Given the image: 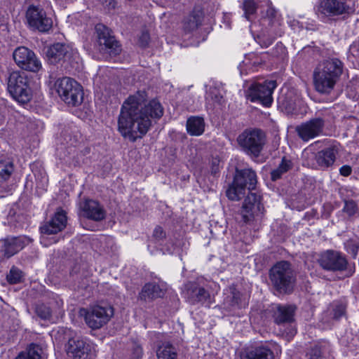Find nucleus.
Segmentation results:
<instances>
[{"label": "nucleus", "mask_w": 359, "mask_h": 359, "mask_svg": "<svg viewBox=\"0 0 359 359\" xmlns=\"http://www.w3.org/2000/svg\"><path fill=\"white\" fill-rule=\"evenodd\" d=\"M146 98L144 92L138 91L122 104L118 129L123 137L131 142L142 138L149 131L152 120L159 119L163 114L159 101L154 99L146 104Z\"/></svg>", "instance_id": "1"}, {"label": "nucleus", "mask_w": 359, "mask_h": 359, "mask_svg": "<svg viewBox=\"0 0 359 359\" xmlns=\"http://www.w3.org/2000/svg\"><path fill=\"white\" fill-rule=\"evenodd\" d=\"M343 63L337 58H332L320 64L313 72L316 90L323 94H329L343 72Z\"/></svg>", "instance_id": "2"}, {"label": "nucleus", "mask_w": 359, "mask_h": 359, "mask_svg": "<svg viewBox=\"0 0 359 359\" xmlns=\"http://www.w3.org/2000/svg\"><path fill=\"white\" fill-rule=\"evenodd\" d=\"M50 79V87L55 90L61 100L67 104L75 107L82 103L83 92L82 86L76 81L67 76L55 81H51L52 76Z\"/></svg>", "instance_id": "3"}, {"label": "nucleus", "mask_w": 359, "mask_h": 359, "mask_svg": "<svg viewBox=\"0 0 359 359\" xmlns=\"http://www.w3.org/2000/svg\"><path fill=\"white\" fill-rule=\"evenodd\" d=\"M257 184V175L250 168L236 170L233 184L226 191L227 197L231 201L240 200L248 188L254 189Z\"/></svg>", "instance_id": "4"}, {"label": "nucleus", "mask_w": 359, "mask_h": 359, "mask_svg": "<svg viewBox=\"0 0 359 359\" xmlns=\"http://www.w3.org/2000/svg\"><path fill=\"white\" fill-rule=\"evenodd\" d=\"M269 278L276 290L280 292H290L293 287L294 276L290 264L280 261L273 265L269 271Z\"/></svg>", "instance_id": "5"}, {"label": "nucleus", "mask_w": 359, "mask_h": 359, "mask_svg": "<svg viewBox=\"0 0 359 359\" xmlns=\"http://www.w3.org/2000/svg\"><path fill=\"white\" fill-rule=\"evenodd\" d=\"M237 142L245 154L257 158L264 148L266 137L259 129H246L238 135Z\"/></svg>", "instance_id": "6"}, {"label": "nucleus", "mask_w": 359, "mask_h": 359, "mask_svg": "<svg viewBox=\"0 0 359 359\" xmlns=\"http://www.w3.org/2000/svg\"><path fill=\"white\" fill-rule=\"evenodd\" d=\"M8 90L13 99L22 104L28 102L32 96L29 79L25 73L13 72L10 74Z\"/></svg>", "instance_id": "7"}, {"label": "nucleus", "mask_w": 359, "mask_h": 359, "mask_svg": "<svg viewBox=\"0 0 359 359\" xmlns=\"http://www.w3.org/2000/svg\"><path fill=\"white\" fill-rule=\"evenodd\" d=\"M46 55L48 62L53 65L59 62L72 64L79 60L77 50L72 45L65 43H55L49 46Z\"/></svg>", "instance_id": "8"}, {"label": "nucleus", "mask_w": 359, "mask_h": 359, "mask_svg": "<svg viewBox=\"0 0 359 359\" xmlns=\"http://www.w3.org/2000/svg\"><path fill=\"white\" fill-rule=\"evenodd\" d=\"M276 86V81L274 80L255 83L248 89V97L251 102H257L269 107L273 102L272 94Z\"/></svg>", "instance_id": "9"}, {"label": "nucleus", "mask_w": 359, "mask_h": 359, "mask_svg": "<svg viewBox=\"0 0 359 359\" xmlns=\"http://www.w3.org/2000/svg\"><path fill=\"white\" fill-rule=\"evenodd\" d=\"M67 355L72 359H91L95 353V346L86 338L75 336L67 344Z\"/></svg>", "instance_id": "10"}, {"label": "nucleus", "mask_w": 359, "mask_h": 359, "mask_svg": "<svg viewBox=\"0 0 359 359\" xmlns=\"http://www.w3.org/2000/svg\"><path fill=\"white\" fill-rule=\"evenodd\" d=\"M26 20L31 29L40 32H47L53 26L52 18L43 8L34 5L29 6L27 10Z\"/></svg>", "instance_id": "11"}, {"label": "nucleus", "mask_w": 359, "mask_h": 359, "mask_svg": "<svg viewBox=\"0 0 359 359\" xmlns=\"http://www.w3.org/2000/svg\"><path fill=\"white\" fill-rule=\"evenodd\" d=\"M85 321L92 329H99L105 325L114 314V310L109 306L94 305L83 310Z\"/></svg>", "instance_id": "12"}, {"label": "nucleus", "mask_w": 359, "mask_h": 359, "mask_svg": "<svg viewBox=\"0 0 359 359\" xmlns=\"http://www.w3.org/2000/svg\"><path fill=\"white\" fill-rule=\"evenodd\" d=\"M13 56L15 63L23 69L36 72L41 68V63L34 53L25 46L17 48Z\"/></svg>", "instance_id": "13"}, {"label": "nucleus", "mask_w": 359, "mask_h": 359, "mask_svg": "<svg viewBox=\"0 0 359 359\" xmlns=\"http://www.w3.org/2000/svg\"><path fill=\"white\" fill-rule=\"evenodd\" d=\"M325 124L322 117H314L297 126L296 131L302 140L308 142L323 133Z\"/></svg>", "instance_id": "14"}, {"label": "nucleus", "mask_w": 359, "mask_h": 359, "mask_svg": "<svg viewBox=\"0 0 359 359\" xmlns=\"http://www.w3.org/2000/svg\"><path fill=\"white\" fill-rule=\"evenodd\" d=\"M351 3V1L324 0L320 3L318 8V12L325 16H334L350 13L354 11Z\"/></svg>", "instance_id": "15"}, {"label": "nucleus", "mask_w": 359, "mask_h": 359, "mask_svg": "<svg viewBox=\"0 0 359 359\" xmlns=\"http://www.w3.org/2000/svg\"><path fill=\"white\" fill-rule=\"evenodd\" d=\"M337 151L334 147H329L318 153L309 152L308 150L304 151L303 156L304 158H314L316 162H306L309 166H318L320 168H327L331 166L335 161Z\"/></svg>", "instance_id": "16"}, {"label": "nucleus", "mask_w": 359, "mask_h": 359, "mask_svg": "<svg viewBox=\"0 0 359 359\" xmlns=\"http://www.w3.org/2000/svg\"><path fill=\"white\" fill-rule=\"evenodd\" d=\"M264 207L261 203V198L256 194H250L244 201L242 208L241 210V215L244 222L247 223L262 215Z\"/></svg>", "instance_id": "17"}, {"label": "nucleus", "mask_w": 359, "mask_h": 359, "mask_svg": "<svg viewBox=\"0 0 359 359\" xmlns=\"http://www.w3.org/2000/svg\"><path fill=\"white\" fill-rule=\"evenodd\" d=\"M320 266L327 271H343L346 268L347 261L339 252L327 250L322 253L318 259Z\"/></svg>", "instance_id": "18"}, {"label": "nucleus", "mask_w": 359, "mask_h": 359, "mask_svg": "<svg viewBox=\"0 0 359 359\" xmlns=\"http://www.w3.org/2000/svg\"><path fill=\"white\" fill-rule=\"evenodd\" d=\"M29 242L27 237H13L0 241V261L8 259Z\"/></svg>", "instance_id": "19"}, {"label": "nucleus", "mask_w": 359, "mask_h": 359, "mask_svg": "<svg viewBox=\"0 0 359 359\" xmlns=\"http://www.w3.org/2000/svg\"><path fill=\"white\" fill-rule=\"evenodd\" d=\"M67 221L66 212L62 210H58L52 219L40 228L42 234L41 242L46 239V236L55 234L64 229L67 225Z\"/></svg>", "instance_id": "20"}, {"label": "nucleus", "mask_w": 359, "mask_h": 359, "mask_svg": "<svg viewBox=\"0 0 359 359\" xmlns=\"http://www.w3.org/2000/svg\"><path fill=\"white\" fill-rule=\"evenodd\" d=\"M95 29L98 43L102 50H106L110 54L117 55L121 48L118 41L111 35L109 29L104 25L99 24L96 25Z\"/></svg>", "instance_id": "21"}, {"label": "nucleus", "mask_w": 359, "mask_h": 359, "mask_svg": "<svg viewBox=\"0 0 359 359\" xmlns=\"http://www.w3.org/2000/svg\"><path fill=\"white\" fill-rule=\"evenodd\" d=\"M81 209L83 215L88 219L100 221L105 217V211L103 207L96 201L86 200L81 205Z\"/></svg>", "instance_id": "22"}, {"label": "nucleus", "mask_w": 359, "mask_h": 359, "mask_svg": "<svg viewBox=\"0 0 359 359\" xmlns=\"http://www.w3.org/2000/svg\"><path fill=\"white\" fill-rule=\"evenodd\" d=\"M187 297L190 303L193 304L196 303H210V296L208 292L196 283H191L188 287L187 291Z\"/></svg>", "instance_id": "23"}, {"label": "nucleus", "mask_w": 359, "mask_h": 359, "mask_svg": "<svg viewBox=\"0 0 359 359\" xmlns=\"http://www.w3.org/2000/svg\"><path fill=\"white\" fill-rule=\"evenodd\" d=\"M295 307L291 305H278L273 313L274 321L278 325L291 323L294 320Z\"/></svg>", "instance_id": "24"}, {"label": "nucleus", "mask_w": 359, "mask_h": 359, "mask_svg": "<svg viewBox=\"0 0 359 359\" xmlns=\"http://www.w3.org/2000/svg\"><path fill=\"white\" fill-rule=\"evenodd\" d=\"M345 306L339 302H333L328 310L324 313L323 321L330 323L332 320H337L345 314Z\"/></svg>", "instance_id": "25"}, {"label": "nucleus", "mask_w": 359, "mask_h": 359, "mask_svg": "<svg viewBox=\"0 0 359 359\" xmlns=\"http://www.w3.org/2000/svg\"><path fill=\"white\" fill-rule=\"evenodd\" d=\"M242 359H274V355L270 348L261 346L247 351Z\"/></svg>", "instance_id": "26"}, {"label": "nucleus", "mask_w": 359, "mask_h": 359, "mask_svg": "<svg viewBox=\"0 0 359 359\" xmlns=\"http://www.w3.org/2000/svg\"><path fill=\"white\" fill-rule=\"evenodd\" d=\"M205 123L201 117H190L187 121V130L189 135L199 136L203 133Z\"/></svg>", "instance_id": "27"}, {"label": "nucleus", "mask_w": 359, "mask_h": 359, "mask_svg": "<svg viewBox=\"0 0 359 359\" xmlns=\"http://www.w3.org/2000/svg\"><path fill=\"white\" fill-rule=\"evenodd\" d=\"M163 294V292L158 285L149 283L143 287L140 293V297L141 299L147 301L148 299H153L157 297H160Z\"/></svg>", "instance_id": "28"}, {"label": "nucleus", "mask_w": 359, "mask_h": 359, "mask_svg": "<svg viewBox=\"0 0 359 359\" xmlns=\"http://www.w3.org/2000/svg\"><path fill=\"white\" fill-rule=\"evenodd\" d=\"M156 355L158 359H177V351L170 343H163L159 346Z\"/></svg>", "instance_id": "29"}, {"label": "nucleus", "mask_w": 359, "mask_h": 359, "mask_svg": "<svg viewBox=\"0 0 359 359\" xmlns=\"http://www.w3.org/2000/svg\"><path fill=\"white\" fill-rule=\"evenodd\" d=\"M206 101L211 107L221 105L224 101L223 90L216 87L210 88L206 94Z\"/></svg>", "instance_id": "30"}, {"label": "nucleus", "mask_w": 359, "mask_h": 359, "mask_svg": "<svg viewBox=\"0 0 359 359\" xmlns=\"http://www.w3.org/2000/svg\"><path fill=\"white\" fill-rule=\"evenodd\" d=\"M13 172V165L11 160L0 158V182L8 180Z\"/></svg>", "instance_id": "31"}, {"label": "nucleus", "mask_w": 359, "mask_h": 359, "mask_svg": "<svg viewBox=\"0 0 359 359\" xmlns=\"http://www.w3.org/2000/svg\"><path fill=\"white\" fill-rule=\"evenodd\" d=\"M292 161L290 159H288L285 157H283L278 168H276V170H273L271 172L272 180L276 181L278 179H279L283 173L287 172L290 169L292 168Z\"/></svg>", "instance_id": "32"}, {"label": "nucleus", "mask_w": 359, "mask_h": 359, "mask_svg": "<svg viewBox=\"0 0 359 359\" xmlns=\"http://www.w3.org/2000/svg\"><path fill=\"white\" fill-rule=\"evenodd\" d=\"M201 22L198 15L193 13L188 15L183 22L184 30L187 32H191L197 29Z\"/></svg>", "instance_id": "33"}, {"label": "nucleus", "mask_w": 359, "mask_h": 359, "mask_svg": "<svg viewBox=\"0 0 359 359\" xmlns=\"http://www.w3.org/2000/svg\"><path fill=\"white\" fill-rule=\"evenodd\" d=\"M16 359H41L39 348L35 345H32L27 352L20 353Z\"/></svg>", "instance_id": "34"}, {"label": "nucleus", "mask_w": 359, "mask_h": 359, "mask_svg": "<svg viewBox=\"0 0 359 359\" xmlns=\"http://www.w3.org/2000/svg\"><path fill=\"white\" fill-rule=\"evenodd\" d=\"M35 313L41 319L46 320L51 316L52 311L49 306L43 304H39L35 306Z\"/></svg>", "instance_id": "35"}, {"label": "nucleus", "mask_w": 359, "mask_h": 359, "mask_svg": "<svg viewBox=\"0 0 359 359\" xmlns=\"http://www.w3.org/2000/svg\"><path fill=\"white\" fill-rule=\"evenodd\" d=\"M22 278V271L15 267L11 268L9 273L7 275V280L11 284H16L20 283Z\"/></svg>", "instance_id": "36"}, {"label": "nucleus", "mask_w": 359, "mask_h": 359, "mask_svg": "<svg viewBox=\"0 0 359 359\" xmlns=\"http://www.w3.org/2000/svg\"><path fill=\"white\" fill-rule=\"evenodd\" d=\"M243 9L245 17L250 20V15L255 13L257 6L253 0H245L243 4Z\"/></svg>", "instance_id": "37"}, {"label": "nucleus", "mask_w": 359, "mask_h": 359, "mask_svg": "<svg viewBox=\"0 0 359 359\" xmlns=\"http://www.w3.org/2000/svg\"><path fill=\"white\" fill-rule=\"evenodd\" d=\"M344 245L346 251L353 257H355L359 249V242L351 239L344 243Z\"/></svg>", "instance_id": "38"}, {"label": "nucleus", "mask_w": 359, "mask_h": 359, "mask_svg": "<svg viewBox=\"0 0 359 359\" xmlns=\"http://www.w3.org/2000/svg\"><path fill=\"white\" fill-rule=\"evenodd\" d=\"M182 243V241L180 239H177L175 242L170 241L166 244L165 250L168 254L177 253L180 251Z\"/></svg>", "instance_id": "39"}, {"label": "nucleus", "mask_w": 359, "mask_h": 359, "mask_svg": "<svg viewBox=\"0 0 359 359\" xmlns=\"http://www.w3.org/2000/svg\"><path fill=\"white\" fill-rule=\"evenodd\" d=\"M305 359H322L321 351L318 347L311 348L305 355Z\"/></svg>", "instance_id": "40"}, {"label": "nucleus", "mask_w": 359, "mask_h": 359, "mask_svg": "<svg viewBox=\"0 0 359 359\" xmlns=\"http://www.w3.org/2000/svg\"><path fill=\"white\" fill-rule=\"evenodd\" d=\"M282 96L278 98L279 102H282V104L285 107L286 109H287L290 111H293L296 109V101L289 100L287 97H285L282 100Z\"/></svg>", "instance_id": "41"}, {"label": "nucleus", "mask_w": 359, "mask_h": 359, "mask_svg": "<svg viewBox=\"0 0 359 359\" xmlns=\"http://www.w3.org/2000/svg\"><path fill=\"white\" fill-rule=\"evenodd\" d=\"M356 205L355 203L352 201H346L345 203V205L344 207V210L346 212L348 215H353L356 212Z\"/></svg>", "instance_id": "42"}, {"label": "nucleus", "mask_w": 359, "mask_h": 359, "mask_svg": "<svg viewBox=\"0 0 359 359\" xmlns=\"http://www.w3.org/2000/svg\"><path fill=\"white\" fill-rule=\"evenodd\" d=\"M142 348L138 344H134L133 347V359H140L142 356Z\"/></svg>", "instance_id": "43"}, {"label": "nucleus", "mask_w": 359, "mask_h": 359, "mask_svg": "<svg viewBox=\"0 0 359 359\" xmlns=\"http://www.w3.org/2000/svg\"><path fill=\"white\" fill-rule=\"evenodd\" d=\"M153 236L156 239L161 241L165 237V232L162 227L156 226L154 230Z\"/></svg>", "instance_id": "44"}, {"label": "nucleus", "mask_w": 359, "mask_h": 359, "mask_svg": "<svg viewBox=\"0 0 359 359\" xmlns=\"http://www.w3.org/2000/svg\"><path fill=\"white\" fill-rule=\"evenodd\" d=\"M220 168V161L217 158H212L211 161V172L212 174L215 175L219 170Z\"/></svg>", "instance_id": "45"}, {"label": "nucleus", "mask_w": 359, "mask_h": 359, "mask_svg": "<svg viewBox=\"0 0 359 359\" xmlns=\"http://www.w3.org/2000/svg\"><path fill=\"white\" fill-rule=\"evenodd\" d=\"M274 38L265 39L264 36L262 37H259V43L261 45L262 47L264 48H267L268 46H269L271 44H272Z\"/></svg>", "instance_id": "46"}, {"label": "nucleus", "mask_w": 359, "mask_h": 359, "mask_svg": "<svg viewBox=\"0 0 359 359\" xmlns=\"http://www.w3.org/2000/svg\"><path fill=\"white\" fill-rule=\"evenodd\" d=\"M101 4L107 9L110 10L115 8L116 0H99Z\"/></svg>", "instance_id": "47"}, {"label": "nucleus", "mask_w": 359, "mask_h": 359, "mask_svg": "<svg viewBox=\"0 0 359 359\" xmlns=\"http://www.w3.org/2000/svg\"><path fill=\"white\" fill-rule=\"evenodd\" d=\"M149 35L147 32H143L140 38V43L142 46H146L149 43Z\"/></svg>", "instance_id": "48"}, {"label": "nucleus", "mask_w": 359, "mask_h": 359, "mask_svg": "<svg viewBox=\"0 0 359 359\" xmlns=\"http://www.w3.org/2000/svg\"><path fill=\"white\" fill-rule=\"evenodd\" d=\"M340 174L343 176H348L351 173V168L349 165H343L339 170Z\"/></svg>", "instance_id": "49"}, {"label": "nucleus", "mask_w": 359, "mask_h": 359, "mask_svg": "<svg viewBox=\"0 0 359 359\" xmlns=\"http://www.w3.org/2000/svg\"><path fill=\"white\" fill-rule=\"evenodd\" d=\"M276 49L277 50V53H275L274 55L276 56H278V55H282V54L285 53V49L281 43H277L276 45Z\"/></svg>", "instance_id": "50"}, {"label": "nucleus", "mask_w": 359, "mask_h": 359, "mask_svg": "<svg viewBox=\"0 0 359 359\" xmlns=\"http://www.w3.org/2000/svg\"><path fill=\"white\" fill-rule=\"evenodd\" d=\"M43 179L44 180L45 184H47V179H46V177H44Z\"/></svg>", "instance_id": "51"}]
</instances>
